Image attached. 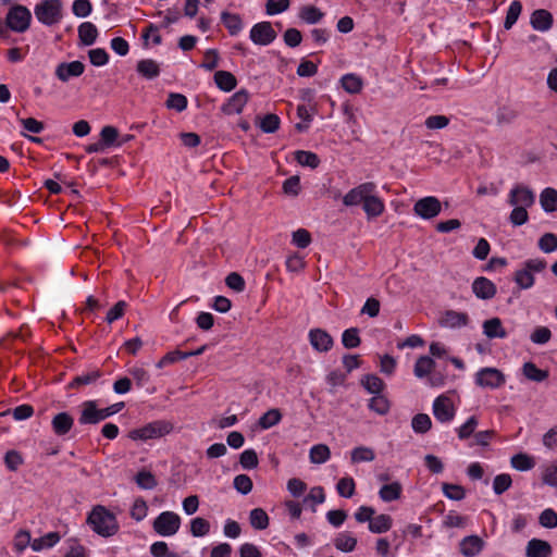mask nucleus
<instances>
[{
  "label": "nucleus",
  "instance_id": "f257e3e1",
  "mask_svg": "<svg viewBox=\"0 0 557 557\" xmlns=\"http://www.w3.org/2000/svg\"><path fill=\"white\" fill-rule=\"evenodd\" d=\"M376 185L367 182L350 189L344 197L343 203L346 207L358 206L362 203V209L368 219L380 216L385 209V205L381 198L375 195Z\"/></svg>",
  "mask_w": 557,
  "mask_h": 557
},
{
  "label": "nucleus",
  "instance_id": "f03ea898",
  "mask_svg": "<svg viewBox=\"0 0 557 557\" xmlns=\"http://www.w3.org/2000/svg\"><path fill=\"white\" fill-rule=\"evenodd\" d=\"M87 523L92 531L103 537H110L117 533L119 523L115 516L103 506H96L88 515Z\"/></svg>",
  "mask_w": 557,
  "mask_h": 557
},
{
  "label": "nucleus",
  "instance_id": "7ed1b4c3",
  "mask_svg": "<svg viewBox=\"0 0 557 557\" xmlns=\"http://www.w3.org/2000/svg\"><path fill=\"white\" fill-rule=\"evenodd\" d=\"M171 431V423L163 420H157L141 428L132 430L128 433V437L132 438L133 441H147L164 436L165 434H169Z\"/></svg>",
  "mask_w": 557,
  "mask_h": 557
},
{
  "label": "nucleus",
  "instance_id": "20e7f679",
  "mask_svg": "<svg viewBox=\"0 0 557 557\" xmlns=\"http://www.w3.org/2000/svg\"><path fill=\"white\" fill-rule=\"evenodd\" d=\"M34 12L40 23L47 26L54 25L62 17V2L60 0H44L36 4Z\"/></svg>",
  "mask_w": 557,
  "mask_h": 557
},
{
  "label": "nucleus",
  "instance_id": "39448f33",
  "mask_svg": "<svg viewBox=\"0 0 557 557\" xmlns=\"http://www.w3.org/2000/svg\"><path fill=\"white\" fill-rule=\"evenodd\" d=\"M32 20L30 11L22 5H13L5 17L7 26L16 33H24L28 29Z\"/></svg>",
  "mask_w": 557,
  "mask_h": 557
},
{
  "label": "nucleus",
  "instance_id": "423d86ee",
  "mask_svg": "<svg viewBox=\"0 0 557 557\" xmlns=\"http://www.w3.org/2000/svg\"><path fill=\"white\" fill-rule=\"evenodd\" d=\"M181 527V518L173 511L161 512L153 521L154 532L161 536H172L177 533Z\"/></svg>",
  "mask_w": 557,
  "mask_h": 557
},
{
  "label": "nucleus",
  "instance_id": "0eeeda50",
  "mask_svg": "<svg viewBox=\"0 0 557 557\" xmlns=\"http://www.w3.org/2000/svg\"><path fill=\"white\" fill-rule=\"evenodd\" d=\"M506 382L504 373L496 368H482L475 373V384L483 388L496 389Z\"/></svg>",
  "mask_w": 557,
  "mask_h": 557
},
{
  "label": "nucleus",
  "instance_id": "6e6552de",
  "mask_svg": "<svg viewBox=\"0 0 557 557\" xmlns=\"http://www.w3.org/2000/svg\"><path fill=\"white\" fill-rule=\"evenodd\" d=\"M442 211L441 201L434 196H428L416 201L413 212L424 220L437 216Z\"/></svg>",
  "mask_w": 557,
  "mask_h": 557
},
{
  "label": "nucleus",
  "instance_id": "1a4fd4ad",
  "mask_svg": "<svg viewBox=\"0 0 557 557\" xmlns=\"http://www.w3.org/2000/svg\"><path fill=\"white\" fill-rule=\"evenodd\" d=\"M249 37L256 45L268 46L275 40L276 32L270 22H260L252 26Z\"/></svg>",
  "mask_w": 557,
  "mask_h": 557
},
{
  "label": "nucleus",
  "instance_id": "9d476101",
  "mask_svg": "<svg viewBox=\"0 0 557 557\" xmlns=\"http://www.w3.org/2000/svg\"><path fill=\"white\" fill-rule=\"evenodd\" d=\"M535 202L534 193L527 186L516 185L508 195V203L510 206L532 207Z\"/></svg>",
  "mask_w": 557,
  "mask_h": 557
},
{
  "label": "nucleus",
  "instance_id": "9b49d317",
  "mask_svg": "<svg viewBox=\"0 0 557 557\" xmlns=\"http://www.w3.org/2000/svg\"><path fill=\"white\" fill-rule=\"evenodd\" d=\"M85 65L81 61L62 62L55 67V76L63 83L84 73Z\"/></svg>",
  "mask_w": 557,
  "mask_h": 557
},
{
  "label": "nucleus",
  "instance_id": "f8f14e48",
  "mask_svg": "<svg viewBox=\"0 0 557 557\" xmlns=\"http://www.w3.org/2000/svg\"><path fill=\"white\" fill-rule=\"evenodd\" d=\"M308 336L312 348L319 352H326L334 345L333 337L325 330L312 329Z\"/></svg>",
  "mask_w": 557,
  "mask_h": 557
},
{
  "label": "nucleus",
  "instance_id": "ddd939ff",
  "mask_svg": "<svg viewBox=\"0 0 557 557\" xmlns=\"http://www.w3.org/2000/svg\"><path fill=\"white\" fill-rule=\"evenodd\" d=\"M433 414L440 422H448L455 416L451 400L446 396H438L433 403Z\"/></svg>",
  "mask_w": 557,
  "mask_h": 557
},
{
  "label": "nucleus",
  "instance_id": "4468645a",
  "mask_svg": "<svg viewBox=\"0 0 557 557\" xmlns=\"http://www.w3.org/2000/svg\"><path fill=\"white\" fill-rule=\"evenodd\" d=\"M249 99V94L246 89H240L235 92L226 103L221 108L222 112L227 115L239 114Z\"/></svg>",
  "mask_w": 557,
  "mask_h": 557
},
{
  "label": "nucleus",
  "instance_id": "2eb2a0df",
  "mask_svg": "<svg viewBox=\"0 0 557 557\" xmlns=\"http://www.w3.org/2000/svg\"><path fill=\"white\" fill-rule=\"evenodd\" d=\"M101 410L97 408L95 400H87L82 404L78 422L85 424H97L102 421Z\"/></svg>",
  "mask_w": 557,
  "mask_h": 557
},
{
  "label": "nucleus",
  "instance_id": "dca6fc26",
  "mask_svg": "<svg viewBox=\"0 0 557 557\" xmlns=\"http://www.w3.org/2000/svg\"><path fill=\"white\" fill-rule=\"evenodd\" d=\"M484 541L478 535L465 536L459 543V552L465 557H475L484 548Z\"/></svg>",
  "mask_w": 557,
  "mask_h": 557
},
{
  "label": "nucleus",
  "instance_id": "f3484780",
  "mask_svg": "<svg viewBox=\"0 0 557 557\" xmlns=\"http://www.w3.org/2000/svg\"><path fill=\"white\" fill-rule=\"evenodd\" d=\"M469 318L467 313L457 312L454 310L445 311L438 320L442 327L457 329L468 324Z\"/></svg>",
  "mask_w": 557,
  "mask_h": 557
},
{
  "label": "nucleus",
  "instance_id": "a211bd4d",
  "mask_svg": "<svg viewBox=\"0 0 557 557\" xmlns=\"http://www.w3.org/2000/svg\"><path fill=\"white\" fill-rule=\"evenodd\" d=\"M207 346L203 345L196 350L191 351H181V350H173L164 355L156 364L157 368L161 369L165 367L166 364L174 363L177 360H185L193 356H199L206 350Z\"/></svg>",
  "mask_w": 557,
  "mask_h": 557
},
{
  "label": "nucleus",
  "instance_id": "6ab92c4d",
  "mask_svg": "<svg viewBox=\"0 0 557 557\" xmlns=\"http://www.w3.org/2000/svg\"><path fill=\"white\" fill-rule=\"evenodd\" d=\"M553 15L545 9H537L531 14L530 23L535 30L547 32L553 26Z\"/></svg>",
  "mask_w": 557,
  "mask_h": 557
},
{
  "label": "nucleus",
  "instance_id": "aec40b11",
  "mask_svg": "<svg viewBox=\"0 0 557 557\" xmlns=\"http://www.w3.org/2000/svg\"><path fill=\"white\" fill-rule=\"evenodd\" d=\"M472 290L478 298L491 299L496 294V286L488 278L481 276L473 281Z\"/></svg>",
  "mask_w": 557,
  "mask_h": 557
},
{
  "label": "nucleus",
  "instance_id": "412c9836",
  "mask_svg": "<svg viewBox=\"0 0 557 557\" xmlns=\"http://www.w3.org/2000/svg\"><path fill=\"white\" fill-rule=\"evenodd\" d=\"M550 554L552 546L548 542L544 540L532 539L527 544V557H549Z\"/></svg>",
  "mask_w": 557,
  "mask_h": 557
},
{
  "label": "nucleus",
  "instance_id": "4be33fe9",
  "mask_svg": "<svg viewBox=\"0 0 557 557\" xmlns=\"http://www.w3.org/2000/svg\"><path fill=\"white\" fill-rule=\"evenodd\" d=\"M74 423L73 418L67 412H59L51 421L53 432L59 435H65L70 432Z\"/></svg>",
  "mask_w": 557,
  "mask_h": 557
},
{
  "label": "nucleus",
  "instance_id": "5701e85b",
  "mask_svg": "<svg viewBox=\"0 0 557 557\" xmlns=\"http://www.w3.org/2000/svg\"><path fill=\"white\" fill-rule=\"evenodd\" d=\"M483 333L488 338H505L507 336L506 330L503 327L499 318H492L484 321Z\"/></svg>",
  "mask_w": 557,
  "mask_h": 557
},
{
  "label": "nucleus",
  "instance_id": "b1692460",
  "mask_svg": "<svg viewBox=\"0 0 557 557\" xmlns=\"http://www.w3.org/2000/svg\"><path fill=\"white\" fill-rule=\"evenodd\" d=\"M102 376V372L99 369H92L76 375L69 384L70 388H78L84 385L94 384L98 379Z\"/></svg>",
  "mask_w": 557,
  "mask_h": 557
},
{
  "label": "nucleus",
  "instance_id": "393cba45",
  "mask_svg": "<svg viewBox=\"0 0 557 557\" xmlns=\"http://www.w3.org/2000/svg\"><path fill=\"white\" fill-rule=\"evenodd\" d=\"M98 36L97 27L90 22H84L78 26V37L84 46H91Z\"/></svg>",
  "mask_w": 557,
  "mask_h": 557
},
{
  "label": "nucleus",
  "instance_id": "a878e982",
  "mask_svg": "<svg viewBox=\"0 0 557 557\" xmlns=\"http://www.w3.org/2000/svg\"><path fill=\"white\" fill-rule=\"evenodd\" d=\"M540 202L545 212L557 211V190L552 187L543 189L540 195Z\"/></svg>",
  "mask_w": 557,
  "mask_h": 557
},
{
  "label": "nucleus",
  "instance_id": "bb28decb",
  "mask_svg": "<svg viewBox=\"0 0 557 557\" xmlns=\"http://www.w3.org/2000/svg\"><path fill=\"white\" fill-rule=\"evenodd\" d=\"M335 547L344 553H350L356 548L357 539L350 532H341L334 540Z\"/></svg>",
  "mask_w": 557,
  "mask_h": 557
},
{
  "label": "nucleus",
  "instance_id": "cd10ccee",
  "mask_svg": "<svg viewBox=\"0 0 557 557\" xmlns=\"http://www.w3.org/2000/svg\"><path fill=\"white\" fill-rule=\"evenodd\" d=\"M214 82L216 86L223 91H231L237 85L236 77L227 71H216L214 74Z\"/></svg>",
  "mask_w": 557,
  "mask_h": 557
},
{
  "label": "nucleus",
  "instance_id": "c85d7f7f",
  "mask_svg": "<svg viewBox=\"0 0 557 557\" xmlns=\"http://www.w3.org/2000/svg\"><path fill=\"white\" fill-rule=\"evenodd\" d=\"M401 484L395 481L389 484L383 485L379 491V496L383 502L389 503L393 500H397L401 495Z\"/></svg>",
  "mask_w": 557,
  "mask_h": 557
},
{
  "label": "nucleus",
  "instance_id": "c756f323",
  "mask_svg": "<svg viewBox=\"0 0 557 557\" xmlns=\"http://www.w3.org/2000/svg\"><path fill=\"white\" fill-rule=\"evenodd\" d=\"M374 459L375 453L368 446H357L350 451L351 463L371 462Z\"/></svg>",
  "mask_w": 557,
  "mask_h": 557
},
{
  "label": "nucleus",
  "instance_id": "7c9ffc66",
  "mask_svg": "<svg viewBox=\"0 0 557 557\" xmlns=\"http://www.w3.org/2000/svg\"><path fill=\"white\" fill-rule=\"evenodd\" d=\"M523 375L532 382H543L548 377V372L536 367L535 363L529 361L522 366Z\"/></svg>",
  "mask_w": 557,
  "mask_h": 557
},
{
  "label": "nucleus",
  "instance_id": "2f4dec72",
  "mask_svg": "<svg viewBox=\"0 0 557 557\" xmlns=\"http://www.w3.org/2000/svg\"><path fill=\"white\" fill-rule=\"evenodd\" d=\"M60 539L61 537L58 532H49L41 537L35 539L30 543V547L34 552H40L44 548L53 547Z\"/></svg>",
  "mask_w": 557,
  "mask_h": 557
},
{
  "label": "nucleus",
  "instance_id": "473e14b6",
  "mask_svg": "<svg viewBox=\"0 0 557 557\" xmlns=\"http://www.w3.org/2000/svg\"><path fill=\"white\" fill-rule=\"evenodd\" d=\"M393 519L391 516L382 513L373 518L369 523V531L372 533H384L392 528Z\"/></svg>",
  "mask_w": 557,
  "mask_h": 557
},
{
  "label": "nucleus",
  "instance_id": "72a5a7b5",
  "mask_svg": "<svg viewBox=\"0 0 557 557\" xmlns=\"http://www.w3.org/2000/svg\"><path fill=\"white\" fill-rule=\"evenodd\" d=\"M137 72L141 76H144L148 79H152L159 75L160 69H159V64L154 60L145 59V60H140L137 63Z\"/></svg>",
  "mask_w": 557,
  "mask_h": 557
},
{
  "label": "nucleus",
  "instance_id": "f704fd0d",
  "mask_svg": "<svg viewBox=\"0 0 557 557\" xmlns=\"http://www.w3.org/2000/svg\"><path fill=\"white\" fill-rule=\"evenodd\" d=\"M221 20L232 36L237 35L243 28V22L238 14L222 12Z\"/></svg>",
  "mask_w": 557,
  "mask_h": 557
},
{
  "label": "nucleus",
  "instance_id": "c9c22d12",
  "mask_svg": "<svg viewBox=\"0 0 557 557\" xmlns=\"http://www.w3.org/2000/svg\"><path fill=\"white\" fill-rule=\"evenodd\" d=\"M435 367L434 360L429 356H421L414 363L413 373L417 377L422 379L429 375Z\"/></svg>",
  "mask_w": 557,
  "mask_h": 557
},
{
  "label": "nucleus",
  "instance_id": "e433bc0d",
  "mask_svg": "<svg viewBox=\"0 0 557 557\" xmlns=\"http://www.w3.org/2000/svg\"><path fill=\"white\" fill-rule=\"evenodd\" d=\"M331 457V450L325 444H318L310 448L309 458L312 463L321 465L326 462Z\"/></svg>",
  "mask_w": 557,
  "mask_h": 557
},
{
  "label": "nucleus",
  "instance_id": "4c0bfd02",
  "mask_svg": "<svg viewBox=\"0 0 557 557\" xmlns=\"http://www.w3.org/2000/svg\"><path fill=\"white\" fill-rule=\"evenodd\" d=\"M342 87L349 94H359L362 89L363 82L356 74H346L341 78Z\"/></svg>",
  "mask_w": 557,
  "mask_h": 557
},
{
  "label": "nucleus",
  "instance_id": "58836bf2",
  "mask_svg": "<svg viewBox=\"0 0 557 557\" xmlns=\"http://www.w3.org/2000/svg\"><path fill=\"white\" fill-rule=\"evenodd\" d=\"M249 521L256 530H264L269 527V516L262 508L252 509L249 513Z\"/></svg>",
  "mask_w": 557,
  "mask_h": 557
},
{
  "label": "nucleus",
  "instance_id": "ea45409f",
  "mask_svg": "<svg viewBox=\"0 0 557 557\" xmlns=\"http://www.w3.org/2000/svg\"><path fill=\"white\" fill-rule=\"evenodd\" d=\"M510 465L518 471H528L535 466V462L534 459L529 455L519 453L511 457Z\"/></svg>",
  "mask_w": 557,
  "mask_h": 557
},
{
  "label": "nucleus",
  "instance_id": "a19ab883",
  "mask_svg": "<svg viewBox=\"0 0 557 557\" xmlns=\"http://www.w3.org/2000/svg\"><path fill=\"white\" fill-rule=\"evenodd\" d=\"M362 386L373 395H380L384 388V382L375 374H368L361 381Z\"/></svg>",
  "mask_w": 557,
  "mask_h": 557
},
{
  "label": "nucleus",
  "instance_id": "79ce46f5",
  "mask_svg": "<svg viewBox=\"0 0 557 557\" xmlns=\"http://www.w3.org/2000/svg\"><path fill=\"white\" fill-rule=\"evenodd\" d=\"M342 344L347 349H352L361 344L359 336V330L357 327H350L343 332Z\"/></svg>",
  "mask_w": 557,
  "mask_h": 557
},
{
  "label": "nucleus",
  "instance_id": "37998d69",
  "mask_svg": "<svg viewBox=\"0 0 557 557\" xmlns=\"http://www.w3.org/2000/svg\"><path fill=\"white\" fill-rule=\"evenodd\" d=\"M295 159L300 165L311 169H315L320 164L319 157L311 151L298 150L295 152Z\"/></svg>",
  "mask_w": 557,
  "mask_h": 557
},
{
  "label": "nucleus",
  "instance_id": "c03bdc74",
  "mask_svg": "<svg viewBox=\"0 0 557 557\" xmlns=\"http://www.w3.org/2000/svg\"><path fill=\"white\" fill-rule=\"evenodd\" d=\"M513 280L521 289H529L534 285V275L524 267L516 271Z\"/></svg>",
  "mask_w": 557,
  "mask_h": 557
},
{
  "label": "nucleus",
  "instance_id": "a18cd8bd",
  "mask_svg": "<svg viewBox=\"0 0 557 557\" xmlns=\"http://www.w3.org/2000/svg\"><path fill=\"white\" fill-rule=\"evenodd\" d=\"M282 419V414L278 409L273 408L263 413L259 419V425L267 430L276 425Z\"/></svg>",
  "mask_w": 557,
  "mask_h": 557
},
{
  "label": "nucleus",
  "instance_id": "49530a36",
  "mask_svg": "<svg viewBox=\"0 0 557 557\" xmlns=\"http://www.w3.org/2000/svg\"><path fill=\"white\" fill-rule=\"evenodd\" d=\"M356 490V483L352 478L346 476L338 480L336 484L337 493L345 498L354 496Z\"/></svg>",
  "mask_w": 557,
  "mask_h": 557
},
{
  "label": "nucleus",
  "instance_id": "de8ad7c7",
  "mask_svg": "<svg viewBox=\"0 0 557 557\" xmlns=\"http://www.w3.org/2000/svg\"><path fill=\"white\" fill-rule=\"evenodd\" d=\"M299 16L308 24H317L324 16L320 9L313 5L304 7Z\"/></svg>",
  "mask_w": 557,
  "mask_h": 557
},
{
  "label": "nucleus",
  "instance_id": "09e8293b",
  "mask_svg": "<svg viewBox=\"0 0 557 557\" xmlns=\"http://www.w3.org/2000/svg\"><path fill=\"white\" fill-rule=\"evenodd\" d=\"M369 408L377 414H386L389 411V401L382 394L374 395L369 401Z\"/></svg>",
  "mask_w": 557,
  "mask_h": 557
},
{
  "label": "nucleus",
  "instance_id": "8fccbe9b",
  "mask_svg": "<svg viewBox=\"0 0 557 557\" xmlns=\"http://www.w3.org/2000/svg\"><path fill=\"white\" fill-rule=\"evenodd\" d=\"M411 426L416 433L424 434L431 429L432 422L428 414L418 413L412 418Z\"/></svg>",
  "mask_w": 557,
  "mask_h": 557
},
{
  "label": "nucleus",
  "instance_id": "3c124183",
  "mask_svg": "<svg viewBox=\"0 0 557 557\" xmlns=\"http://www.w3.org/2000/svg\"><path fill=\"white\" fill-rule=\"evenodd\" d=\"M442 491L443 494L451 500H461L466 496L465 488L458 484L443 483Z\"/></svg>",
  "mask_w": 557,
  "mask_h": 557
},
{
  "label": "nucleus",
  "instance_id": "603ef678",
  "mask_svg": "<svg viewBox=\"0 0 557 557\" xmlns=\"http://www.w3.org/2000/svg\"><path fill=\"white\" fill-rule=\"evenodd\" d=\"M513 209L509 214V221L513 226H521L529 220L527 207L524 206H512Z\"/></svg>",
  "mask_w": 557,
  "mask_h": 557
},
{
  "label": "nucleus",
  "instance_id": "864d4df0",
  "mask_svg": "<svg viewBox=\"0 0 557 557\" xmlns=\"http://www.w3.org/2000/svg\"><path fill=\"white\" fill-rule=\"evenodd\" d=\"M210 531V523L201 517L194 518L190 522V533L195 537L205 536Z\"/></svg>",
  "mask_w": 557,
  "mask_h": 557
},
{
  "label": "nucleus",
  "instance_id": "5fc2aeb1",
  "mask_svg": "<svg viewBox=\"0 0 557 557\" xmlns=\"http://www.w3.org/2000/svg\"><path fill=\"white\" fill-rule=\"evenodd\" d=\"M512 484L511 476L507 473L498 474L493 480V491L496 495H502L510 488Z\"/></svg>",
  "mask_w": 557,
  "mask_h": 557
},
{
  "label": "nucleus",
  "instance_id": "6e6d98bb",
  "mask_svg": "<svg viewBox=\"0 0 557 557\" xmlns=\"http://www.w3.org/2000/svg\"><path fill=\"white\" fill-rule=\"evenodd\" d=\"M467 525V518L454 511H449L443 519V527L447 529H463Z\"/></svg>",
  "mask_w": 557,
  "mask_h": 557
},
{
  "label": "nucleus",
  "instance_id": "4d7b16f0",
  "mask_svg": "<svg viewBox=\"0 0 557 557\" xmlns=\"http://www.w3.org/2000/svg\"><path fill=\"white\" fill-rule=\"evenodd\" d=\"M522 5L519 1H512L506 14L504 27L510 29L521 14Z\"/></svg>",
  "mask_w": 557,
  "mask_h": 557
},
{
  "label": "nucleus",
  "instance_id": "13d9d810",
  "mask_svg": "<svg viewBox=\"0 0 557 557\" xmlns=\"http://www.w3.org/2000/svg\"><path fill=\"white\" fill-rule=\"evenodd\" d=\"M165 104L168 109L182 112L187 108V98L182 94L171 92Z\"/></svg>",
  "mask_w": 557,
  "mask_h": 557
},
{
  "label": "nucleus",
  "instance_id": "bf43d9fd",
  "mask_svg": "<svg viewBox=\"0 0 557 557\" xmlns=\"http://www.w3.org/2000/svg\"><path fill=\"white\" fill-rule=\"evenodd\" d=\"M280 117L276 114L269 113L260 122V128L267 134L275 133L280 127Z\"/></svg>",
  "mask_w": 557,
  "mask_h": 557
},
{
  "label": "nucleus",
  "instance_id": "052dcab7",
  "mask_svg": "<svg viewBox=\"0 0 557 557\" xmlns=\"http://www.w3.org/2000/svg\"><path fill=\"white\" fill-rule=\"evenodd\" d=\"M552 338V332L546 326H537L530 335V339L532 343L537 345H544L548 343Z\"/></svg>",
  "mask_w": 557,
  "mask_h": 557
},
{
  "label": "nucleus",
  "instance_id": "680f3d73",
  "mask_svg": "<svg viewBox=\"0 0 557 557\" xmlns=\"http://www.w3.org/2000/svg\"><path fill=\"white\" fill-rule=\"evenodd\" d=\"M479 425V421L476 417H470L459 429H458V437L460 440H466L471 435L475 434V429Z\"/></svg>",
  "mask_w": 557,
  "mask_h": 557
},
{
  "label": "nucleus",
  "instance_id": "e2e57ef3",
  "mask_svg": "<svg viewBox=\"0 0 557 557\" xmlns=\"http://www.w3.org/2000/svg\"><path fill=\"white\" fill-rule=\"evenodd\" d=\"M135 480L138 486L144 490H153L157 486V480L149 471H139Z\"/></svg>",
  "mask_w": 557,
  "mask_h": 557
},
{
  "label": "nucleus",
  "instance_id": "0e129e2a",
  "mask_svg": "<svg viewBox=\"0 0 557 557\" xmlns=\"http://www.w3.org/2000/svg\"><path fill=\"white\" fill-rule=\"evenodd\" d=\"M234 488L243 494L247 495L252 490V481L251 479L246 474H238L234 478Z\"/></svg>",
  "mask_w": 557,
  "mask_h": 557
},
{
  "label": "nucleus",
  "instance_id": "69168bd1",
  "mask_svg": "<svg viewBox=\"0 0 557 557\" xmlns=\"http://www.w3.org/2000/svg\"><path fill=\"white\" fill-rule=\"evenodd\" d=\"M539 247L545 253L555 251L557 249V236L553 233L544 234L539 240Z\"/></svg>",
  "mask_w": 557,
  "mask_h": 557
},
{
  "label": "nucleus",
  "instance_id": "338daca9",
  "mask_svg": "<svg viewBox=\"0 0 557 557\" xmlns=\"http://www.w3.org/2000/svg\"><path fill=\"white\" fill-rule=\"evenodd\" d=\"M240 466L244 469H253L258 466L259 460L257 453L253 449H246L240 454L239 457Z\"/></svg>",
  "mask_w": 557,
  "mask_h": 557
},
{
  "label": "nucleus",
  "instance_id": "774afa93",
  "mask_svg": "<svg viewBox=\"0 0 557 557\" xmlns=\"http://www.w3.org/2000/svg\"><path fill=\"white\" fill-rule=\"evenodd\" d=\"M540 524L544 528L553 529L557 527V512L553 509H545L539 518Z\"/></svg>",
  "mask_w": 557,
  "mask_h": 557
}]
</instances>
